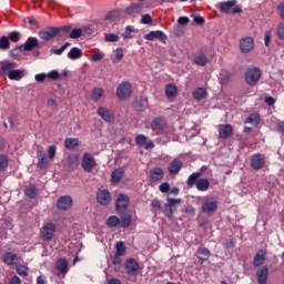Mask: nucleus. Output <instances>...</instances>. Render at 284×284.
I'll return each mask as SVG.
<instances>
[{"label": "nucleus", "instance_id": "603ef678", "mask_svg": "<svg viewBox=\"0 0 284 284\" xmlns=\"http://www.w3.org/2000/svg\"><path fill=\"white\" fill-rule=\"evenodd\" d=\"M135 108L140 111L148 110V99H141L135 102Z\"/></svg>", "mask_w": 284, "mask_h": 284}, {"label": "nucleus", "instance_id": "2eb2a0df", "mask_svg": "<svg viewBox=\"0 0 284 284\" xmlns=\"http://www.w3.org/2000/svg\"><path fill=\"white\" fill-rule=\"evenodd\" d=\"M2 263H4V265H18V263L21 262V257L12 252H6L4 254H2Z\"/></svg>", "mask_w": 284, "mask_h": 284}, {"label": "nucleus", "instance_id": "a19ab883", "mask_svg": "<svg viewBox=\"0 0 284 284\" xmlns=\"http://www.w3.org/2000/svg\"><path fill=\"white\" fill-rule=\"evenodd\" d=\"M101 97H103V90L101 88H94L91 91V101H101Z\"/></svg>", "mask_w": 284, "mask_h": 284}, {"label": "nucleus", "instance_id": "58836bf2", "mask_svg": "<svg viewBox=\"0 0 284 284\" xmlns=\"http://www.w3.org/2000/svg\"><path fill=\"white\" fill-rule=\"evenodd\" d=\"M122 261L121 255H116V253H114V256L111 257V263L114 265V272H121Z\"/></svg>", "mask_w": 284, "mask_h": 284}, {"label": "nucleus", "instance_id": "e433bc0d", "mask_svg": "<svg viewBox=\"0 0 284 284\" xmlns=\"http://www.w3.org/2000/svg\"><path fill=\"white\" fill-rule=\"evenodd\" d=\"M8 78L11 81H21L23 79V70H12L9 72Z\"/></svg>", "mask_w": 284, "mask_h": 284}, {"label": "nucleus", "instance_id": "5701e85b", "mask_svg": "<svg viewBox=\"0 0 284 284\" xmlns=\"http://www.w3.org/2000/svg\"><path fill=\"white\" fill-rule=\"evenodd\" d=\"M266 256H267V252H265L264 250L257 251L253 260V267L263 266V264L265 263Z\"/></svg>", "mask_w": 284, "mask_h": 284}, {"label": "nucleus", "instance_id": "f8f14e48", "mask_svg": "<svg viewBox=\"0 0 284 284\" xmlns=\"http://www.w3.org/2000/svg\"><path fill=\"white\" fill-rule=\"evenodd\" d=\"M216 210H219V202L214 199L206 200L202 205L203 214H207L209 216H212Z\"/></svg>", "mask_w": 284, "mask_h": 284}, {"label": "nucleus", "instance_id": "f03ea898", "mask_svg": "<svg viewBox=\"0 0 284 284\" xmlns=\"http://www.w3.org/2000/svg\"><path fill=\"white\" fill-rule=\"evenodd\" d=\"M115 94L120 101H125L132 97V83L124 81L120 83L116 88Z\"/></svg>", "mask_w": 284, "mask_h": 284}, {"label": "nucleus", "instance_id": "b1692460", "mask_svg": "<svg viewBox=\"0 0 284 284\" xmlns=\"http://www.w3.org/2000/svg\"><path fill=\"white\" fill-rule=\"evenodd\" d=\"M234 6H236V0H229V1L220 2L217 8L220 12H225L226 14H231L232 8H234Z\"/></svg>", "mask_w": 284, "mask_h": 284}, {"label": "nucleus", "instance_id": "0eeeda50", "mask_svg": "<svg viewBox=\"0 0 284 284\" xmlns=\"http://www.w3.org/2000/svg\"><path fill=\"white\" fill-rule=\"evenodd\" d=\"M240 52L242 54H250L252 50H254V38L252 37H243L240 39Z\"/></svg>", "mask_w": 284, "mask_h": 284}, {"label": "nucleus", "instance_id": "423d86ee", "mask_svg": "<svg viewBox=\"0 0 284 284\" xmlns=\"http://www.w3.org/2000/svg\"><path fill=\"white\" fill-rule=\"evenodd\" d=\"M41 48L39 39L36 37H29L23 44L19 45L20 52H32V50Z\"/></svg>", "mask_w": 284, "mask_h": 284}, {"label": "nucleus", "instance_id": "e2e57ef3", "mask_svg": "<svg viewBox=\"0 0 284 284\" xmlns=\"http://www.w3.org/2000/svg\"><path fill=\"white\" fill-rule=\"evenodd\" d=\"M277 37L281 39V41H284V22H280L277 24Z\"/></svg>", "mask_w": 284, "mask_h": 284}, {"label": "nucleus", "instance_id": "1a4fd4ad", "mask_svg": "<svg viewBox=\"0 0 284 284\" xmlns=\"http://www.w3.org/2000/svg\"><path fill=\"white\" fill-rule=\"evenodd\" d=\"M54 232H57V226L53 223H47L41 230L42 241H52L54 239Z\"/></svg>", "mask_w": 284, "mask_h": 284}, {"label": "nucleus", "instance_id": "6ab92c4d", "mask_svg": "<svg viewBox=\"0 0 284 284\" xmlns=\"http://www.w3.org/2000/svg\"><path fill=\"white\" fill-rule=\"evenodd\" d=\"M234 132V126L232 124H221L219 126L220 139H230Z\"/></svg>", "mask_w": 284, "mask_h": 284}, {"label": "nucleus", "instance_id": "aec40b11", "mask_svg": "<svg viewBox=\"0 0 284 284\" xmlns=\"http://www.w3.org/2000/svg\"><path fill=\"white\" fill-rule=\"evenodd\" d=\"M166 125L168 124L164 122L163 119L155 118L151 122V130H153V132H156V134H161V132H163L165 130Z\"/></svg>", "mask_w": 284, "mask_h": 284}, {"label": "nucleus", "instance_id": "20e7f679", "mask_svg": "<svg viewBox=\"0 0 284 284\" xmlns=\"http://www.w3.org/2000/svg\"><path fill=\"white\" fill-rule=\"evenodd\" d=\"M59 32H61V29L59 27H50L48 29H42L38 32L39 38L42 41H52Z\"/></svg>", "mask_w": 284, "mask_h": 284}, {"label": "nucleus", "instance_id": "774afa93", "mask_svg": "<svg viewBox=\"0 0 284 284\" xmlns=\"http://www.w3.org/2000/svg\"><path fill=\"white\" fill-rule=\"evenodd\" d=\"M277 11H278L281 19H284V3L283 2L277 6Z\"/></svg>", "mask_w": 284, "mask_h": 284}, {"label": "nucleus", "instance_id": "2f4dec72", "mask_svg": "<svg viewBox=\"0 0 284 284\" xmlns=\"http://www.w3.org/2000/svg\"><path fill=\"white\" fill-rule=\"evenodd\" d=\"M123 10L121 9H115V10H112L110 11L106 16H105V19L108 21H114V19H121V17H123Z\"/></svg>", "mask_w": 284, "mask_h": 284}, {"label": "nucleus", "instance_id": "49530a36", "mask_svg": "<svg viewBox=\"0 0 284 284\" xmlns=\"http://www.w3.org/2000/svg\"><path fill=\"white\" fill-rule=\"evenodd\" d=\"M79 159L80 156L77 153L69 155L68 158L69 165H71V168H77V165H79Z\"/></svg>", "mask_w": 284, "mask_h": 284}, {"label": "nucleus", "instance_id": "bf43d9fd", "mask_svg": "<svg viewBox=\"0 0 284 284\" xmlns=\"http://www.w3.org/2000/svg\"><path fill=\"white\" fill-rule=\"evenodd\" d=\"M166 201H168L166 205L169 207H176V205H181V199L168 197Z\"/></svg>", "mask_w": 284, "mask_h": 284}, {"label": "nucleus", "instance_id": "f3484780", "mask_svg": "<svg viewBox=\"0 0 284 284\" xmlns=\"http://www.w3.org/2000/svg\"><path fill=\"white\" fill-rule=\"evenodd\" d=\"M270 276V267L264 265L256 271V278L258 284H267V277Z\"/></svg>", "mask_w": 284, "mask_h": 284}, {"label": "nucleus", "instance_id": "4be33fe9", "mask_svg": "<svg viewBox=\"0 0 284 284\" xmlns=\"http://www.w3.org/2000/svg\"><path fill=\"white\" fill-rule=\"evenodd\" d=\"M81 145V142L77 138H67L64 140V148L71 152H77Z\"/></svg>", "mask_w": 284, "mask_h": 284}, {"label": "nucleus", "instance_id": "6e6552de", "mask_svg": "<svg viewBox=\"0 0 284 284\" xmlns=\"http://www.w3.org/2000/svg\"><path fill=\"white\" fill-rule=\"evenodd\" d=\"M124 270H126V274H129V276H136L141 270V266L139 265V262L134 260V257H130L124 262Z\"/></svg>", "mask_w": 284, "mask_h": 284}, {"label": "nucleus", "instance_id": "7c9ffc66", "mask_svg": "<svg viewBox=\"0 0 284 284\" xmlns=\"http://www.w3.org/2000/svg\"><path fill=\"white\" fill-rule=\"evenodd\" d=\"M196 190H199V192H207V190H210V180L207 179L197 180Z\"/></svg>", "mask_w": 284, "mask_h": 284}, {"label": "nucleus", "instance_id": "4d7b16f0", "mask_svg": "<svg viewBox=\"0 0 284 284\" xmlns=\"http://www.w3.org/2000/svg\"><path fill=\"white\" fill-rule=\"evenodd\" d=\"M135 143L136 145L143 146L148 143V136L143 135V134H138L135 136Z\"/></svg>", "mask_w": 284, "mask_h": 284}, {"label": "nucleus", "instance_id": "a211bd4d", "mask_svg": "<svg viewBox=\"0 0 284 284\" xmlns=\"http://www.w3.org/2000/svg\"><path fill=\"white\" fill-rule=\"evenodd\" d=\"M163 176H165V173L163 172V169L153 168L150 171L149 180H150L151 183H159V181H163Z\"/></svg>", "mask_w": 284, "mask_h": 284}, {"label": "nucleus", "instance_id": "680f3d73", "mask_svg": "<svg viewBox=\"0 0 284 284\" xmlns=\"http://www.w3.org/2000/svg\"><path fill=\"white\" fill-rule=\"evenodd\" d=\"M48 156H49L50 161H54V158L57 156V146L55 145L49 146Z\"/></svg>", "mask_w": 284, "mask_h": 284}, {"label": "nucleus", "instance_id": "4c0bfd02", "mask_svg": "<svg viewBox=\"0 0 284 284\" xmlns=\"http://www.w3.org/2000/svg\"><path fill=\"white\" fill-rule=\"evenodd\" d=\"M115 254L116 256H125V254H128V248L125 247V243L120 241L115 244Z\"/></svg>", "mask_w": 284, "mask_h": 284}, {"label": "nucleus", "instance_id": "72a5a7b5", "mask_svg": "<svg viewBox=\"0 0 284 284\" xmlns=\"http://www.w3.org/2000/svg\"><path fill=\"white\" fill-rule=\"evenodd\" d=\"M105 225L108 227H119V225H121V219H119V216L111 215L106 219Z\"/></svg>", "mask_w": 284, "mask_h": 284}, {"label": "nucleus", "instance_id": "7ed1b4c3", "mask_svg": "<svg viewBox=\"0 0 284 284\" xmlns=\"http://www.w3.org/2000/svg\"><path fill=\"white\" fill-rule=\"evenodd\" d=\"M81 168L84 170V172H92L94 168H97V160L94 159V155L92 153L85 152L82 156L81 161Z\"/></svg>", "mask_w": 284, "mask_h": 284}, {"label": "nucleus", "instance_id": "bb28decb", "mask_svg": "<svg viewBox=\"0 0 284 284\" xmlns=\"http://www.w3.org/2000/svg\"><path fill=\"white\" fill-rule=\"evenodd\" d=\"M193 63L200 65V68H205L207 65V55L204 52H199L193 58Z\"/></svg>", "mask_w": 284, "mask_h": 284}, {"label": "nucleus", "instance_id": "79ce46f5", "mask_svg": "<svg viewBox=\"0 0 284 284\" xmlns=\"http://www.w3.org/2000/svg\"><path fill=\"white\" fill-rule=\"evenodd\" d=\"M132 32H139V30L134 29L132 26H126L124 33H122V37L124 40L128 39H134V36H132Z\"/></svg>", "mask_w": 284, "mask_h": 284}, {"label": "nucleus", "instance_id": "864d4df0", "mask_svg": "<svg viewBox=\"0 0 284 284\" xmlns=\"http://www.w3.org/2000/svg\"><path fill=\"white\" fill-rule=\"evenodd\" d=\"M151 207L153 212H163V205L156 199L151 202Z\"/></svg>", "mask_w": 284, "mask_h": 284}, {"label": "nucleus", "instance_id": "6e6d98bb", "mask_svg": "<svg viewBox=\"0 0 284 284\" xmlns=\"http://www.w3.org/2000/svg\"><path fill=\"white\" fill-rule=\"evenodd\" d=\"M82 34H83L82 29H71L69 37L70 39H81Z\"/></svg>", "mask_w": 284, "mask_h": 284}, {"label": "nucleus", "instance_id": "f704fd0d", "mask_svg": "<svg viewBox=\"0 0 284 284\" xmlns=\"http://www.w3.org/2000/svg\"><path fill=\"white\" fill-rule=\"evenodd\" d=\"M197 254L201 255V256H197L199 261H202V263H205L210 258V248L199 247Z\"/></svg>", "mask_w": 284, "mask_h": 284}, {"label": "nucleus", "instance_id": "37998d69", "mask_svg": "<svg viewBox=\"0 0 284 284\" xmlns=\"http://www.w3.org/2000/svg\"><path fill=\"white\" fill-rule=\"evenodd\" d=\"M121 227H129L132 225V215L131 214H124L120 220Z\"/></svg>", "mask_w": 284, "mask_h": 284}, {"label": "nucleus", "instance_id": "cd10ccee", "mask_svg": "<svg viewBox=\"0 0 284 284\" xmlns=\"http://www.w3.org/2000/svg\"><path fill=\"white\" fill-rule=\"evenodd\" d=\"M24 194H26V196H28V199H37V195L39 194L37 184H31L30 186H27L24 189Z\"/></svg>", "mask_w": 284, "mask_h": 284}, {"label": "nucleus", "instance_id": "c03bdc74", "mask_svg": "<svg viewBox=\"0 0 284 284\" xmlns=\"http://www.w3.org/2000/svg\"><path fill=\"white\" fill-rule=\"evenodd\" d=\"M17 64L14 62H6L1 65V74H8V72H12Z\"/></svg>", "mask_w": 284, "mask_h": 284}, {"label": "nucleus", "instance_id": "c756f323", "mask_svg": "<svg viewBox=\"0 0 284 284\" xmlns=\"http://www.w3.org/2000/svg\"><path fill=\"white\" fill-rule=\"evenodd\" d=\"M192 94L195 101H201V99H205V97H207V91L205 88H196L193 90Z\"/></svg>", "mask_w": 284, "mask_h": 284}, {"label": "nucleus", "instance_id": "c85d7f7f", "mask_svg": "<svg viewBox=\"0 0 284 284\" xmlns=\"http://www.w3.org/2000/svg\"><path fill=\"white\" fill-rule=\"evenodd\" d=\"M81 57H83V51L77 47H73L68 53V58L71 59V61H77V59H81Z\"/></svg>", "mask_w": 284, "mask_h": 284}, {"label": "nucleus", "instance_id": "f257e3e1", "mask_svg": "<svg viewBox=\"0 0 284 284\" xmlns=\"http://www.w3.org/2000/svg\"><path fill=\"white\" fill-rule=\"evenodd\" d=\"M261 69L257 67H248L245 73V80L248 85H256L261 81Z\"/></svg>", "mask_w": 284, "mask_h": 284}, {"label": "nucleus", "instance_id": "052dcab7", "mask_svg": "<svg viewBox=\"0 0 284 284\" xmlns=\"http://www.w3.org/2000/svg\"><path fill=\"white\" fill-rule=\"evenodd\" d=\"M47 79H51L52 81H58V79H61V74H59V71L52 70L47 74Z\"/></svg>", "mask_w": 284, "mask_h": 284}, {"label": "nucleus", "instance_id": "de8ad7c7", "mask_svg": "<svg viewBox=\"0 0 284 284\" xmlns=\"http://www.w3.org/2000/svg\"><path fill=\"white\" fill-rule=\"evenodd\" d=\"M244 123H251L253 125H258L261 123V118L258 114H251L248 118H246Z\"/></svg>", "mask_w": 284, "mask_h": 284}, {"label": "nucleus", "instance_id": "473e14b6", "mask_svg": "<svg viewBox=\"0 0 284 284\" xmlns=\"http://www.w3.org/2000/svg\"><path fill=\"white\" fill-rule=\"evenodd\" d=\"M124 170L123 169H116L112 172L111 174V181L112 183H120L121 180L123 179V174H124Z\"/></svg>", "mask_w": 284, "mask_h": 284}, {"label": "nucleus", "instance_id": "ea45409f", "mask_svg": "<svg viewBox=\"0 0 284 284\" xmlns=\"http://www.w3.org/2000/svg\"><path fill=\"white\" fill-rule=\"evenodd\" d=\"M176 92H179V89L174 84H168L165 88V94L168 99H174L176 95Z\"/></svg>", "mask_w": 284, "mask_h": 284}, {"label": "nucleus", "instance_id": "412c9836", "mask_svg": "<svg viewBox=\"0 0 284 284\" xmlns=\"http://www.w3.org/2000/svg\"><path fill=\"white\" fill-rule=\"evenodd\" d=\"M55 270L58 272V276H65L70 268H68V261L65 258H60L55 263Z\"/></svg>", "mask_w": 284, "mask_h": 284}, {"label": "nucleus", "instance_id": "9b49d317", "mask_svg": "<svg viewBox=\"0 0 284 284\" xmlns=\"http://www.w3.org/2000/svg\"><path fill=\"white\" fill-rule=\"evenodd\" d=\"M265 155L261 154V153H255L252 155L251 158V168L252 170H263V168H265Z\"/></svg>", "mask_w": 284, "mask_h": 284}, {"label": "nucleus", "instance_id": "3c124183", "mask_svg": "<svg viewBox=\"0 0 284 284\" xmlns=\"http://www.w3.org/2000/svg\"><path fill=\"white\" fill-rule=\"evenodd\" d=\"M10 49V40L8 37L3 36L0 38V50H9Z\"/></svg>", "mask_w": 284, "mask_h": 284}, {"label": "nucleus", "instance_id": "c9c22d12", "mask_svg": "<svg viewBox=\"0 0 284 284\" xmlns=\"http://www.w3.org/2000/svg\"><path fill=\"white\" fill-rule=\"evenodd\" d=\"M201 178V172H194L192 173L187 181H186V185L189 187H194V185H196V183H199V179Z\"/></svg>", "mask_w": 284, "mask_h": 284}, {"label": "nucleus", "instance_id": "338daca9", "mask_svg": "<svg viewBox=\"0 0 284 284\" xmlns=\"http://www.w3.org/2000/svg\"><path fill=\"white\" fill-rule=\"evenodd\" d=\"M152 22V16L151 14H144L142 16L141 23H144V26H148Z\"/></svg>", "mask_w": 284, "mask_h": 284}, {"label": "nucleus", "instance_id": "39448f33", "mask_svg": "<svg viewBox=\"0 0 284 284\" xmlns=\"http://www.w3.org/2000/svg\"><path fill=\"white\" fill-rule=\"evenodd\" d=\"M141 12H143V3L141 2L132 3L123 10L124 17H129V19L139 17Z\"/></svg>", "mask_w": 284, "mask_h": 284}, {"label": "nucleus", "instance_id": "9d476101", "mask_svg": "<svg viewBox=\"0 0 284 284\" xmlns=\"http://www.w3.org/2000/svg\"><path fill=\"white\" fill-rule=\"evenodd\" d=\"M130 205V197L123 193L118 195L115 201V210L119 214L125 212Z\"/></svg>", "mask_w": 284, "mask_h": 284}, {"label": "nucleus", "instance_id": "a878e982", "mask_svg": "<svg viewBox=\"0 0 284 284\" xmlns=\"http://www.w3.org/2000/svg\"><path fill=\"white\" fill-rule=\"evenodd\" d=\"M146 41H154V39H159L160 41H165L168 36L164 34L163 31H151L144 36Z\"/></svg>", "mask_w": 284, "mask_h": 284}, {"label": "nucleus", "instance_id": "4468645a", "mask_svg": "<svg viewBox=\"0 0 284 284\" xmlns=\"http://www.w3.org/2000/svg\"><path fill=\"white\" fill-rule=\"evenodd\" d=\"M97 201L100 205H110V202L112 201V195L110 194V191L105 189H99L97 193Z\"/></svg>", "mask_w": 284, "mask_h": 284}, {"label": "nucleus", "instance_id": "8fccbe9b", "mask_svg": "<svg viewBox=\"0 0 284 284\" xmlns=\"http://www.w3.org/2000/svg\"><path fill=\"white\" fill-rule=\"evenodd\" d=\"M71 43L65 42L60 49H51L52 54H57L58 57L63 54L68 48H70Z\"/></svg>", "mask_w": 284, "mask_h": 284}, {"label": "nucleus", "instance_id": "393cba45", "mask_svg": "<svg viewBox=\"0 0 284 284\" xmlns=\"http://www.w3.org/2000/svg\"><path fill=\"white\" fill-rule=\"evenodd\" d=\"M183 169V162H181V160L179 159H174L168 168V171L170 174H179V172H181V170Z\"/></svg>", "mask_w": 284, "mask_h": 284}, {"label": "nucleus", "instance_id": "dca6fc26", "mask_svg": "<svg viewBox=\"0 0 284 284\" xmlns=\"http://www.w3.org/2000/svg\"><path fill=\"white\" fill-rule=\"evenodd\" d=\"M98 116L105 121V123H114V112L108 108L100 106L98 108Z\"/></svg>", "mask_w": 284, "mask_h": 284}, {"label": "nucleus", "instance_id": "ddd939ff", "mask_svg": "<svg viewBox=\"0 0 284 284\" xmlns=\"http://www.w3.org/2000/svg\"><path fill=\"white\" fill-rule=\"evenodd\" d=\"M73 203L74 202L72 200V196L62 195L59 197V200L57 202V207H58V210L65 212L72 207Z\"/></svg>", "mask_w": 284, "mask_h": 284}, {"label": "nucleus", "instance_id": "09e8293b", "mask_svg": "<svg viewBox=\"0 0 284 284\" xmlns=\"http://www.w3.org/2000/svg\"><path fill=\"white\" fill-rule=\"evenodd\" d=\"M29 270H30V268H28V266H26V265H19V266L16 267L17 274H18L19 276H22V277L28 276Z\"/></svg>", "mask_w": 284, "mask_h": 284}, {"label": "nucleus", "instance_id": "5fc2aeb1", "mask_svg": "<svg viewBox=\"0 0 284 284\" xmlns=\"http://www.w3.org/2000/svg\"><path fill=\"white\" fill-rule=\"evenodd\" d=\"M104 41L108 43H116V41H119V36L114 33H106L104 36Z\"/></svg>", "mask_w": 284, "mask_h": 284}, {"label": "nucleus", "instance_id": "a18cd8bd", "mask_svg": "<svg viewBox=\"0 0 284 284\" xmlns=\"http://www.w3.org/2000/svg\"><path fill=\"white\" fill-rule=\"evenodd\" d=\"M38 168L40 170H43L44 168H48V159H45V155L43 153L38 152Z\"/></svg>", "mask_w": 284, "mask_h": 284}, {"label": "nucleus", "instance_id": "13d9d810", "mask_svg": "<svg viewBox=\"0 0 284 284\" xmlns=\"http://www.w3.org/2000/svg\"><path fill=\"white\" fill-rule=\"evenodd\" d=\"M9 39L13 43H18L21 40V33L19 31H12L9 33Z\"/></svg>", "mask_w": 284, "mask_h": 284}, {"label": "nucleus", "instance_id": "0e129e2a", "mask_svg": "<svg viewBox=\"0 0 284 284\" xmlns=\"http://www.w3.org/2000/svg\"><path fill=\"white\" fill-rule=\"evenodd\" d=\"M8 168V158L6 155H0V172H3Z\"/></svg>", "mask_w": 284, "mask_h": 284}, {"label": "nucleus", "instance_id": "69168bd1", "mask_svg": "<svg viewBox=\"0 0 284 284\" xmlns=\"http://www.w3.org/2000/svg\"><path fill=\"white\" fill-rule=\"evenodd\" d=\"M160 192L163 194H166V192H170V183L164 182L159 186Z\"/></svg>", "mask_w": 284, "mask_h": 284}]
</instances>
